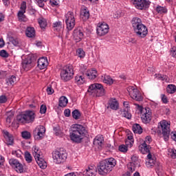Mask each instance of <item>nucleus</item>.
<instances>
[{
  "mask_svg": "<svg viewBox=\"0 0 176 176\" xmlns=\"http://www.w3.org/2000/svg\"><path fill=\"white\" fill-rule=\"evenodd\" d=\"M70 139L74 142H81L82 140L86 137L87 129L83 125L74 124L71 126Z\"/></svg>",
  "mask_w": 176,
  "mask_h": 176,
  "instance_id": "f257e3e1",
  "label": "nucleus"
},
{
  "mask_svg": "<svg viewBox=\"0 0 176 176\" xmlns=\"http://www.w3.org/2000/svg\"><path fill=\"white\" fill-rule=\"evenodd\" d=\"M132 28L138 38H145L148 35V28L142 23V20L138 17H133L131 21Z\"/></svg>",
  "mask_w": 176,
  "mask_h": 176,
  "instance_id": "f03ea898",
  "label": "nucleus"
},
{
  "mask_svg": "<svg viewBox=\"0 0 176 176\" xmlns=\"http://www.w3.org/2000/svg\"><path fill=\"white\" fill-rule=\"evenodd\" d=\"M35 118H36L35 111L28 110L21 114L18 115L16 116V120L19 123L27 124L29 123H34V122H35Z\"/></svg>",
  "mask_w": 176,
  "mask_h": 176,
  "instance_id": "7ed1b4c3",
  "label": "nucleus"
},
{
  "mask_svg": "<svg viewBox=\"0 0 176 176\" xmlns=\"http://www.w3.org/2000/svg\"><path fill=\"white\" fill-rule=\"evenodd\" d=\"M158 131L164 137V141H168L170 133H171L170 122L167 120H162L158 125Z\"/></svg>",
  "mask_w": 176,
  "mask_h": 176,
  "instance_id": "20e7f679",
  "label": "nucleus"
},
{
  "mask_svg": "<svg viewBox=\"0 0 176 176\" xmlns=\"http://www.w3.org/2000/svg\"><path fill=\"white\" fill-rule=\"evenodd\" d=\"M89 96L93 97H102L105 95V89L102 85L98 83H94L91 85L87 90Z\"/></svg>",
  "mask_w": 176,
  "mask_h": 176,
  "instance_id": "39448f33",
  "label": "nucleus"
},
{
  "mask_svg": "<svg viewBox=\"0 0 176 176\" xmlns=\"http://www.w3.org/2000/svg\"><path fill=\"white\" fill-rule=\"evenodd\" d=\"M140 111V116L143 123L148 124L152 120V110L149 107L144 108L140 104H135Z\"/></svg>",
  "mask_w": 176,
  "mask_h": 176,
  "instance_id": "423d86ee",
  "label": "nucleus"
},
{
  "mask_svg": "<svg viewBox=\"0 0 176 176\" xmlns=\"http://www.w3.org/2000/svg\"><path fill=\"white\" fill-rule=\"evenodd\" d=\"M74 78V67L66 65L60 70V79L64 82H68Z\"/></svg>",
  "mask_w": 176,
  "mask_h": 176,
  "instance_id": "0eeeda50",
  "label": "nucleus"
},
{
  "mask_svg": "<svg viewBox=\"0 0 176 176\" xmlns=\"http://www.w3.org/2000/svg\"><path fill=\"white\" fill-rule=\"evenodd\" d=\"M67 151L64 150L55 151L52 152V158L54 163L61 164L67 160Z\"/></svg>",
  "mask_w": 176,
  "mask_h": 176,
  "instance_id": "6e6552de",
  "label": "nucleus"
},
{
  "mask_svg": "<svg viewBox=\"0 0 176 176\" xmlns=\"http://www.w3.org/2000/svg\"><path fill=\"white\" fill-rule=\"evenodd\" d=\"M65 23L68 31H72L75 27V14L72 12H68L65 14Z\"/></svg>",
  "mask_w": 176,
  "mask_h": 176,
  "instance_id": "1a4fd4ad",
  "label": "nucleus"
},
{
  "mask_svg": "<svg viewBox=\"0 0 176 176\" xmlns=\"http://www.w3.org/2000/svg\"><path fill=\"white\" fill-rule=\"evenodd\" d=\"M98 173L100 175H107V174L111 173L112 169L109 165L105 162V160L101 161L99 166L97 167Z\"/></svg>",
  "mask_w": 176,
  "mask_h": 176,
  "instance_id": "9d476101",
  "label": "nucleus"
},
{
  "mask_svg": "<svg viewBox=\"0 0 176 176\" xmlns=\"http://www.w3.org/2000/svg\"><path fill=\"white\" fill-rule=\"evenodd\" d=\"M130 97L135 100V101H142L144 100V96H142V94L138 90L135 89L134 87H130L128 89Z\"/></svg>",
  "mask_w": 176,
  "mask_h": 176,
  "instance_id": "9b49d317",
  "label": "nucleus"
},
{
  "mask_svg": "<svg viewBox=\"0 0 176 176\" xmlns=\"http://www.w3.org/2000/svg\"><path fill=\"white\" fill-rule=\"evenodd\" d=\"M45 133H46V128L43 125H39L33 131V135L35 140L40 141L45 137Z\"/></svg>",
  "mask_w": 176,
  "mask_h": 176,
  "instance_id": "f8f14e48",
  "label": "nucleus"
},
{
  "mask_svg": "<svg viewBox=\"0 0 176 176\" xmlns=\"http://www.w3.org/2000/svg\"><path fill=\"white\" fill-rule=\"evenodd\" d=\"M9 164L14 168L15 171L16 173H19V174H21V173H24V166L22 165L19 160L11 158L9 160Z\"/></svg>",
  "mask_w": 176,
  "mask_h": 176,
  "instance_id": "ddd939ff",
  "label": "nucleus"
},
{
  "mask_svg": "<svg viewBox=\"0 0 176 176\" xmlns=\"http://www.w3.org/2000/svg\"><path fill=\"white\" fill-rule=\"evenodd\" d=\"M27 10V3L23 1L21 4L20 10L17 14L18 19L20 21H23L24 23L28 21V19L25 16V10Z\"/></svg>",
  "mask_w": 176,
  "mask_h": 176,
  "instance_id": "4468645a",
  "label": "nucleus"
},
{
  "mask_svg": "<svg viewBox=\"0 0 176 176\" xmlns=\"http://www.w3.org/2000/svg\"><path fill=\"white\" fill-rule=\"evenodd\" d=\"M109 32V26L106 23H99L96 28V34L99 36H104Z\"/></svg>",
  "mask_w": 176,
  "mask_h": 176,
  "instance_id": "2eb2a0df",
  "label": "nucleus"
},
{
  "mask_svg": "<svg viewBox=\"0 0 176 176\" xmlns=\"http://www.w3.org/2000/svg\"><path fill=\"white\" fill-rule=\"evenodd\" d=\"M134 5L135 8L139 9V10H146L151 3L146 0H134Z\"/></svg>",
  "mask_w": 176,
  "mask_h": 176,
  "instance_id": "dca6fc26",
  "label": "nucleus"
},
{
  "mask_svg": "<svg viewBox=\"0 0 176 176\" xmlns=\"http://www.w3.org/2000/svg\"><path fill=\"white\" fill-rule=\"evenodd\" d=\"M33 67L34 62H32V58L31 56H28L22 60V68L24 71H30Z\"/></svg>",
  "mask_w": 176,
  "mask_h": 176,
  "instance_id": "f3484780",
  "label": "nucleus"
},
{
  "mask_svg": "<svg viewBox=\"0 0 176 176\" xmlns=\"http://www.w3.org/2000/svg\"><path fill=\"white\" fill-rule=\"evenodd\" d=\"M73 36L76 42H80L83 39V28L78 27L73 32Z\"/></svg>",
  "mask_w": 176,
  "mask_h": 176,
  "instance_id": "a211bd4d",
  "label": "nucleus"
},
{
  "mask_svg": "<svg viewBox=\"0 0 176 176\" xmlns=\"http://www.w3.org/2000/svg\"><path fill=\"white\" fill-rule=\"evenodd\" d=\"M3 137L6 140V144L9 146H13L14 144V138L8 131H3Z\"/></svg>",
  "mask_w": 176,
  "mask_h": 176,
  "instance_id": "6ab92c4d",
  "label": "nucleus"
},
{
  "mask_svg": "<svg viewBox=\"0 0 176 176\" xmlns=\"http://www.w3.org/2000/svg\"><path fill=\"white\" fill-rule=\"evenodd\" d=\"M49 65V62L47 61V58L46 57H41L38 58V62H37V67L40 69H45L46 67Z\"/></svg>",
  "mask_w": 176,
  "mask_h": 176,
  "instance_id": "aec40b11",
  "label": "nucleus"
},
{
  "mask_svg": "<svg viewBox=\"0 0 176 176\" xmlns=\"http://www.w3.org/2000/svg\"><path fill=\"white\" fill-rule=\"evenodd\" d=\"M147 161L146 162V165L147 167H153L155 164H156V157L152 155V154L148 153L147 155Z\"/></svg>",
  "mask_w": 176,
  "mask_h": 176,
  "instance_id": "412c9836",
  "label": "nucleus"
},
{
  "mask_svg": "<svg viewBox=\"0 0 176 176\" xmlns=\"http://www.w3.org/2000/svg\"><path fill=\"white\" fill-rule=\"evenodd\" d=\"M109 108L113 109V111H118L119 109V102L116 98H110L109 100Z\"/></svg>",
  "mask_w": 176,
  "mask_h": 176,
  "instance_id": "4be33fe9",
  "label": "nucleus"
},
{
  "mask_svg": "<svg viewBox=\"0 0 176 176\" xmlns=\"http://www.w3.org/2000/svg\"><path fill=\"white\" fill-rule=\"evenodd\" d=\"M96 174H97V170L94 166L87 168L82 173L83 176H96Z\"/></svg>",
  "mask_w": 176,
  "mask_h": 176,
  "instance_id": "5701e85b",
  "label": "nucleus"
},
{
  "mask_svg": "<svg viewBox=\"0 0 176 176\" xmlns=\"http://www.w3.org/2000/svg\"><path fill=\"white\" fill-rule=\"evenodd\" d=\"M35 160L37 164L39 166L40 168L45 170V168L47 167V164L46 163V161H45V159H43V156L38 157V158H35Z\"/></svg>",
  "mask_w": 176,
  "mask_h": 176,
  "instance_id": "b1692460",
  "label": "nucleus"
},
{
  "mask_svg": "<svg viewBox=\"0 0 176 176\" xmlns=\"http://www.w3.org/2000/svg\"><path fill=\"white\" fill-rule=\"evenodd\" d=\"M150 148H151V146H149V144L143 143L139 146V151L143 155H146V153H149Z\"/></svg>",
  "mask_w": 176,
  "mask_h": 176,
  "instance_id": "393cba45",
  "label": "nucleus"
},
{
  "mask_svg": "<svg viewBox=\"0 0 176 176\" xmlns=\"http://www.w3.org/2000/svg\"><path fill=\"white\" fill-rule=\"evenodd\" d=\"M86 76L89 79L94 80L97 76H98V74L97 73V70L96 69H89L85 73Z\"/></svg>",
  "mask_w": 176,
  "mask_h": 176,
  "instance_id": "a878e982",
  "label": "nucleus"
},
{
  "mask_svg": "<svg viewBox=\"0 0 176 176\" xmlns=\"http://www.w3.org/2000/svg\"><path fill=\"white\" fill-rule=\"evenodd\" d=\"M118 113H120L123 118H126V119H131V113L129 109H121L119 111Z\"/></svg>",
  "mask_w": 176,
  "mask_h": 176,
  "instance_id": "bb28decb",
  "label": "nucleus"
},
{
  "mask_svg": "<svg viewBox=\"0 0 176 176\" xmlns=\"http://www.w3.org/2000/svg\"><path fill=\"white\" fill-rule=\"evenodd\" d=\"M80 16L84 21L89 20V17H90V12H89L87 9L84 8L81 10Z\"/></svg>",
  "mask_w": 176,
  "mask_h": 176,
  "instance_id": "cd10ccee",
  "label": "nucleus"
},
{
  "mask_svg": "<svg viewBox=\"0 0 176 176\" xmlns=\"http://www.w3.org/2000/svg\"><path fill=\"white\" fill-rule=\"evenodd\" d=\"M101 79L103 80L104 83L109 85V86L113 85V79H112L110 76L105 74L104 76H102Z\"/></svg>",
  "mask_w": 176,
  "mask_h": 176,
  "instance_id": "c85d7f7f",
  "label": "nucleus"
},
{
  "mask_svg": "<svg viewBox=\"0 0 176 176\" xmlns=\"http://www.w3.org/2000/svg\"><path fill=\"white\" fill-rule=\"evenodd\" d=\"M104 142V138L101 135H97L94 140V145L96 146H102Z\"/></svg>",
  "mask_w": 176,
  "mask_h": 176,
  "instance_id": "c756f323",
  "label": "nucleus"
},
{
  "mask_svg": "<svg viewBox=\"0 0 176 176\" xmlns=\"http://www.w3.org/2000/svg\"><path fill=\"white\" fill-rule=\"evenodd\" d=\"M26 36L34 38L35 36V29L32 27H28L25 31Z\"/></svg>",
  "mask_w": 176,
  "mask_h": 176,
  "instance_id": "7c9ffc66",
  "label": "nucleus"
},
{
  "mask_svg": "<svg viewBox=\"0 0 176 176\" xmlns=\"http://www.w3.org/2000/svg\"><path fill=\"white\" fill-rule=\"evenodd\" d=\"M104 162H107L109 167L112 170L115 166H116V160L113 157H110L104 160Z\"/></svg>",
  "mask_w": 176,
  "mask_h": 176,
  "instance_id": "2f4dec72",
  "label": "nucleus"
},
{
  "mask_svg": "<svg viewBox=\"0 0 176 176\" xmlns=\"http://www.w3.org/2000/svg\"><path fill=\"white\" fill-rule=\"evenodd\" d=\"M33 156L34 159H37L38 157H43V155L42 154V152H41V150L38 148L36 146L33 147Z\"/></svg>",
  "mask_w": 176,
  "mask_h": 176,
  "instance_id": "473e14b6",
  "label": "nucleus"
},
{
  "mask_svg": "<svg viewBox=\"0 0 176 176\" xmlns=\"http://www.w3.org/2000/svg\"><path fill=\"white\" fill-rule=\"evenodd\" d=\"M132 130L135 134H142V127L138 124H134Z\"/></svg>",
  "mask_w": 176,
  "mask_h": 176,
  "instance_id": "72a5a7b5",
  "label": "nucleus"
},
{
  "mask_svg": "<svg viewBox=\"0 0 176 176\" xmlns=\"http://www.w3.org/2000/svg\"><path fill=\"white\" fill-rule=\"evenodd\" d=\"M68 104V99L65 96H61L59 99V107L64 108Z\"/></svg>",
  "mask_w": 176,
  "mask_h": 176,
  "instance_id": "f704fd0d",
  "label": "nucleus"
},
{
  "mask_svg": "<svg viewBox=\"0 0 176 176\" xmlns=\"http://www.w3.org/2000/svg\"><path fill=\"white\" fill-rule=\"evenodd\" d=\"M127 167H128L129 171H130L131 173H133V171H135V168H137V167H140V164L130 162L129 164H128Z\"/></svg>",
  "mask_w": 176,
  "mask_h": 176,
  "instance_id": "c9c22d12",
  "label": "nucleus"
},
{
  "mask_svg": "<svg viewBox=\"0 0 176 176\" xmlns=\"http://www.w3.org/2000/svg\"><path fill=\"white\" fill-rule=\"evenodd\" d=\"M75 82L78 85H83V83H85V82H86V79L85 78V77L83 76L77 75L75 77Z\"/></svg>",
  "mask_w": 176,
  "mask_h": 176,
  "instance_id": "e433bc0d",
  "label": "nucleus"
},
{
  "mask_svg": "<svg viewBox=\"0 0 176 176\" xmlns=\"http://www.w3.org/2000/svg\"><path fill=\"white\" fill-rule=\"evenodd\" d=\"M166 91L169 94H174V93H175V91H176L175 85H168V87H166Z\"/></svg>",
  "mask_w": 176,
  "mask_h": 176,
  "instance_id": "4c0bfd02",
  "label": "nucleus"
},
{
  "mask_svg": "<svg viewBox=\"0 0 176 176\" xmlns=\"http://www.w3.org/2000/svg\"><path fill=\"white\" fill-rule=\"evenodd\" d=\"M38 23L42 29L46 28V25H47V23L46 22V19H45V18H39L38 19Z\"/></svg>",
  "mask_w": 176,
  "mask_h": 176,
  "instance_id": "58836bf2",
  "label": "nucleus"
},
{
  "mask_svg": "<svg viewBox=\"0 0 176 176\" xmlns=\"http://www.w3.org/2000/svg\"><path fill=\"white\" fill-rule=\"evenodd\" d=\"M6 82L8 85V86L13 85L16 82V76H10L7 80Z\"/></svg>",
  "mask_w": 176,
  "mask_h": 176,
  "instance_id": "ea45409f",
  "label": "nucleus"
},
{
  "mask_svg": "<svg viewBox=\"0 0 176 176\" xmlns=\"http://www.w3.org/2000/svg\"><path fill=\"white\" fill-rule=\"evenodd\" d=\"M21 137L24 140H30L31 139V133L28 131H24L21 133Z\"/></svg>",
  "mask_w": 176,
  "mask_h": 176,
  "instance_id": "a19ab883",
  "label": "nucleus"
},
{
  "mask_svg": "<svg viewBox=\"0 0 176 176\" xmlns=\"http://www.w3.org/2000/svg\"><path fill=\"white\" fill-rule=\"evenodd\" d=\"M72 116L74 119H76V120H78V119H80V112H79V110L76 109L73 111Z\"/></svg>",
  "mask_w": 176,
  "mask_h": 176,
  "instance_id": "79ce46f5",
  "label": "nucleus"
},
{
  "mask_svg": "<svg viewBox=\"0 0 176 176\" xmlns=\"http://www.w3.org/2000/svg\"><path fill=\"white\" fill-rule=\"evenodd\" d=\"M53 27L54 28H56V31H60L61 28H63V23H61V21H58L54 23Z\"/></svg>",
  "mask_w": 176,
  "mask_h": 176,
  "instance_id": "37998d69",
  "label": "nucleus"
},
{
  "mask_svg": "<svg viewBox=\"0 0 176 176\" xmlns=\"http://www.w3.org/2000/svg\"><path fill=\"white\" fill-rule=\"evenodd\" d=\"M76 54L78 57H80V58H83L85 56V51L81 48L76 50Z\"/></svg>",
  "mask_w": 176,
  "mask_h": 176,
  "instance_id": "c03bdc74",
  "label": "nucleus"
},
{
  "mask_svg": "<svg viewBox=\"0 0 176 176\" xmlns=\"http://www.w3.org/2000/svg\"><path fill=\"white\" fill-rule=\"evenodd\" d=\"M25 159L26 162L28 163H31V162H32V156H31V154L30 153V152L26 151L25 153Z\"/></svg>",
  "mask_w": 176,
  "mask_h": 176,
  "instance_id": "a18cd8bd",
  "label": "nucleus"
},
{
  "mask_svg": "<svg viewBox=\"0 0 176 176\" xmlns=\"http://www.w3.org/2000/svg\"><path fill=\"white\" fill-rule=\"evenodd\" d=\"M156 10L157 13H160V14H162V13H167V8L164 7L158 6L157 7Z\"/></svg>",
  "mask_w": 176,
  "mask_h": 176,
  "instance_id": "49530a36",
  "label": "nucleus"
},
{
  "mask_svg": "<svg viewBox=\"0 0 176 176\" xmlns=\"http://www.w3.org/2000/svg\"><path fill=\"white\" fill-rule=\"evenodd\" d=\"M12 155L16 156V157H21L22 153L20 150L12 151Z\"/></svg>",
  "mask_w": 176,
  "mask_h": 176,
  "instance_id": "de8ad7c7",
  "label": "nucleus"
},
{
  "mask_svg": "<svg viewBox=\"0 0 176 176\" xmlns=\"http://www.w3.org/2000/svg\"><path fill=\"white\" fill-rule=\"evenodd\" d=\"M40 8H43L47 0H35Z\"/></svg>",
  "mask_w": 176,
  "mask_h": 176,
  "instance_id": "09e8293b",
  "label": "nucleus"
},
{
  "mask_svg": "<svg viewBox=\"0 0 176 176\" xmlns=\"http://www.w3.org/2000/svg\"><path fill=\"white\" fill-rule=\"evenodd\" d=\"M47 91V94H48V96H52V94H53V93H54V89H53L52 88V85H49L46 89Z\"/></svg>",
  "mask_w": 176,
  "mask_h": 176,
  "instance_id": "8fccbe9b",
  "label": "nucleus"
},
{
  "mask_svg": "<svg viewBox=\"0 0 176 176\" xmlns=\"http://www.w3.org/2000/svg\"><path fill=\"white\" fill-rule=\"evenodd\" d=\"M128 148L126 145L122 144L119 146V151L120 152H127Z\"/></svg>",
  "mask_w": 176,
  "mask_h": 176,
  "instance_id": "3c124183",
  "label": "nucleus"
},
{
  "mask_svg": "<svg viewBox=\"0 0 176 176\" xmlns=\"http://www.w3.org/2000/svg\"><path fill=\"white\" fill-rule=\"evenodd\" d=\"M1 57H4L5 58L9 57V54L6 52V50H3L0 52Z\"/></svg>",
  "mask_w": 176,
  "mask_h": 176,
  "instance_id": "603ef678",
  "label": "nucleus"
},
{
  "mask_svg": "<svg viewBox=\"0 0 176 176\" xmlns=\"http://www.w3.org/2000/svg\"><path fill=\"white\" fill-rule=\"evenodd\" d=\"M8 101V97L5 95L0 96V104H5Z\"/></svg>",
  "mask_w": 176,
  "mask_h": 176,
  "instance_id": "864d4df0",
  "label": "nucleus"
},
{
  "mask_svg": "<svg viewBox=\"0 0 176 176\" xmlns=\"http://www.w3.org/2000/svg\"><path fill=\"white\" fill-rule=\"evenodd\" d=\"M151 142H152V138H151V136H146L143 144L149 145Z\"/></svg>",
  "mask_w": 176,
  "mask_h": 176,
  "instance_id": "5fc2aeb1",
  "label": "nucleus"
},
{
  "mask_svg": "<svg viewBox=\"0 0 176 176\" xmlns=\"http://www.w3.org/2000/svg\"><path fill=\"white\" fill-rule=\"evenodd\" d=\"M169 152L170 153L171 157H173V159H176V150H175V148H171L170 150H169Z\"/></svg>",
  "mask_w": 176,
  "mask_h": 176,
  "instance_id": "6e6d98bb",
  "label": "nucleus"
},
{
  "mask_svg": "<svg viewBox=\"0 0 176 176\" xmlns=\"http://www.w3.org/2000/svg\"><path fill=\"white\" fill-rule=\"evenodd\" d=\"M125 144V146H127V148H131L133 146V144H134V141L126 140Z\"/></svg>",
  "mask_w": 176,
  "mask_h": 176,
  "instance_id": "4d7b16f0",
  "label": "nucleus"
},
{
  "mask_svg": "<svg viewBox=\"0 0 176 176\" xmlns=\"http://www.w3.org/2000/svg\"><path fill=\"white\" fill-rule=\"evenodd\" d=\"M113 17L114 19H119L120 17H122V12L121 11H117L113 14Z\"/></svg>",
  "mask_w": 176,
  "mask_h": 176,
  "instance_id": "13d9d810",
  "label": "nucleus"
},
{
  "mask_svg": "<svg viewBox=\"0 0 176 176\" xmlns=\"http://www.w3.org/2000/svg\"><path fill=\"white\" fill-rule=\"evenodd\" d=\"M131 160L132 163H135V164H137V163H138V164H140V161H138V157H137L136 155H133L131 157Z\"/></svg>",
  "mask_w": 176,
  "mask_h": 176,
  "instance_id": "bf43d9fd",
  "label": "nucleus"
},
{
  "mask_svg": "<svg viewBox=\"0 0 176 176\" xmlns=\"http://www.w3.org/2000/svg\"><path fill=\"white\" fill-rule=\"evenodd\" d=\"M47 108L46 107V105L42 104L40 108V113H46Z\"/></svg>",
  "mask_w": 176,
  "mask_h": 176,
  "instance_id": "052dcab7",
  "label": "nucleus"
},
{
  "mask_svg": "<svg viewBox=\"0 0 176 176\" xmlns=\"http://www.w3.org/2000/svg\"><path fill=\"white\" fill-rule=\"evenodd\" d=\"M170 54L172 57H175V58H176V47H173L171 48Z\"/></svg>",
  "mask_w": 176,
  "mask_h": 176,
  "instance_id": "680f3d73",
  "label": "nucleus"
},
{
  "mask_svg": "<svg viewBox=\"0 0 176 176\" xmlns=\"http://www.w3.org/2000/svg\"><path fill=\"white\" fill-rule=\"evenodd\" d=\"M50 3H51L52 6H58V3H60V1L50 0Z\"/></svg>",
  "mask_w": 176,
  "mask_h": 176,
  "instance_id": "e2e57ef3",
  "label": "nucleus"
},
{
  "mask_svg": "<svg viewBox=\"0 0 176 176\" xmlns=\"http://www.w3.org/2000/svg\"><path fill=\"white\" fill-rule=\"evenodd\" d=\"M123 105L124 107V109H128L130 111V102L125 101L123 102Z\"/></svg>",
  "mask_w": 176,
  "mask_h": 176,
  "instance_id": "0e129e2a",
  "label": "nucleus"
},
{
  "mask_svg": "<svg viewBox=\"0 0 176 176\" xmlns=\"http://www.w3.org/2000/svg\"><path fill=\"white\" fill-rule=\"evenodd\" d=\"M64 114L66 118H69V116H71V110L65 109L64 111Z\"/></svg>",
  "mask_w": 176,
  "mask_h": 176,
  "instance_id": "69168bd1",
  "label": "nucleus"
},
{
  "mask_svg": "<svg viewBox=\"0 0 176 176\" xmlns=\"http://www.w3.org/2000/svg\"><path fill=\"white\" fill-rule=\"evenodd\" d=\"M5 164V157H2V155H0V167H2L3 164Z\"/></svg>",
  "mask_w": 176,
  "mask_h": 176,
  "instance_id": "338daca9",
  "label": "nucleus"
},
{
  "mask_svg": "<svg viewBox=\"0 0 176 176\" xmlns=\"http://www.w3.org/2000/svg\"><path fill=\"white\" fill-rule=\"evenodd\" d=\"M170 135H171L172 140H173L174 141H176V132H171Z\"/></svg>",
  "mask_w": 176,
  "mask_h": 176,
  "instance_id": "774afa93",
  "label": "nucleus"
}]
</instances>
